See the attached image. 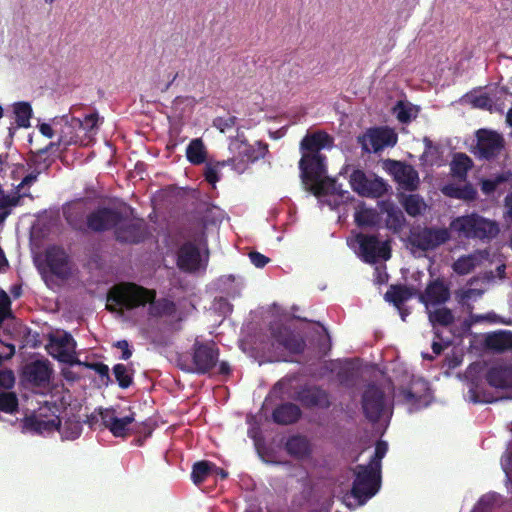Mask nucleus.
<instances>
[{
	"instance_id": "nucleus-52",
	"label": "nucleus",
	"mask_w": 512,
	"mask_h": 512,
	"mask_svg": "<svg viewBox=\"0 0 512 512\" xmlns=\"http://www.w3.org/2000/svg\"><path fill=\"white\" fill-rule=\"evenodd\" d=\"M237 118L235 116L217 117L214 120V126L221 132H225L235 126Z\"/></svg>"
},
{
	"instance_id": "nucleus-27",
	"label": "nucleus",
	"mask_w": 512,
	"mask_h": 512,
	"mask_svg": "<svg viewBox=\"0 0 512 512\" xmlns=\"http://www.w3.org/2000/svg\"><path fill=\"white\" fill-rule=\"evenodd\" d=\"M485 379L494 388H512V365L492 366L487 371Z\"/></svg>"
},
{
	"instance_id": "nucleus-36",
	"label": "nucleus",
	"mask_w": 512,
	"mask_h": 512,
	"mask_svg": "<svg viewBox=\"0 0 512 512\" xmlns=\"http://www.w3.org/2000/svg\"><path fill=\"white\" fill-rule=\"evenodd\" d=\"M428 390L427 382L419 381L412 383L408 388H403L400 394L406 403L420 405L426 398L425 393L422 392H427Z\"/></svg>"
},
{
	"instance_id": "nucleus-3",
	"label": "nucleus",
	"mask_w": 512,
	"mask_h": 512,
	"mask_svg": "<svg viewBox=\"0 0 512 512\" xmlns=\"http://www.w3.org/2000/svg\"><path fill=\"white\" fill-rule=\"evenodd\" d=\"M146 304L149 316L157 319L160 315V304L156 301L155 290L124 282L114 285L107 295V308L111 311L132 310Z\"/></svg>"
},
{
	"instance_id": "nucleus-40",
	"label": "nucleus",
	"mask_w": 512,
	"mask_h": 512,
	"mask_svg": "<svg viewBox=\"0 0 512 512\" xmlns=\"http://www.w3.org/2000/svg\"><path fill=\"white\" fill-rule=\"evenodd\" d=\"M479 263V256L476 253L460 256L452 264L453 271L458 275H467L471 273Z\"/></svg>"
},
{
	"instance_id": "nucleus-28",
	"label": "nucleus",
	"mask_w": 512,
	"mask_h": 512,
	"mask_svg": "<svg viewBox=\"0 0 512 512\" xmlns=\"http://www.w3.org/2000/svg\"><path fill=\"white\" fill-rule=\"evenodd\" d=\"M302 416L300 407L294 403H282L273 410L272 419L279 425H290L296 423Z\"/></svg>"
},
{
	"instance_id": "nucleus-42",
	"label": "nucleus",
	"mask_w": 512,
	"mask_h": 512,
	"mask_svg": "<svg viewBox=\"0 0 512 512\" xmlns=\"http://www.w3.org/2000/svg\"><path fill=\"white\" fill-rule=\"evenodd\" d=\"M354 220L359 227H375L378 225L380 218L375 209L360 208L355 212Z\"/></svg>"
},
{
	"instance_id": "nucleus-31",
	"label": "nucleus",
	"mask_w": 512,
	"mask_h": 512,
	"mask_svg": "<svg viewBox=\"0 0 512 512\" xmlns=\"http://www.w3.org/2000/svg\"><path fill=\"white\" fill-rule=\"evenodd\" d=\"M13 114L15 115L16 126L11 125L8 128L9 136L12 138L18 127H30L32 117V108L28 102H17L13 104Z\"/></svg>"
},
{
	"instance_id": "nucleus-34",
	"label": "nucleus",
	"mask_w": 512,
	"mask_h": 512,
	"mask_svg": "<svg viewBox=\"0 0 512 512\" xmlns=\"http://www.w3.org/2000/svg\"><path fill=\"white\" fill-rule=\"evenodd\" d=\"M416 294L413 288L406 285H391L384 295L386 301L393 303L401 311V306Z\"/></svg>"
},
{
	"instance_id": "nucleus-1",
	"label": "nucleus",
	"mask_w": 512,
	"mask_h": 512,
	"mask_svg": "<svg viewBox=\"0 0 512 512\" xmlns=\"http://www.w3.org/2000/svg\"><path fill=\"white\" fill-rule=\"evenodd\" d=\"M165 246L174 251L177 267L186 273H195L201 268V248L208 244L206 225L189 221L171 225L165 234Z\"/></svg>"
},
{
	"instance_id": "nucleus-38",
	"label": "nucleus",
	"mask_w": 512,
	"mask_h": 512,
	"mask_svg": "<svg viewBox=\"0 0 512 512\" xmlns=\"http://www.w3.org/2000/svg\"><path fill=\"white\" fill-rule=\"evenodd\" d=\"M97 122V114L87 115L84 120L73 118V123L75 126H78L79 133L83 132V135L81 136L85 140L86 146L92 141V137L96 134Z\"/></svg>"
},
{
	"instance_id": "nucleus-48",
	"label": "nucleus",
	"mask_w": 512,
	"mask_h": 512,
	"mask_svg": "<svg viewBox=\"0 0 512 512\" xmlns=\"http://www.w3.org/2000/svg\"><path fill=\"white\" fill-rule=\"evenodd\" d=\"M387 450H388V445L385 441H382V440L377 441V443L375 445L374 455L372 456L368 465L381 471V466H382L381 461L384 458V456L386 455Z\"/></svg>"
},
{
	"instance_id": "nucleus-17",
	"label": "nucleus",
	"mask_w": 512,
	"mask_h": 512,
	"mask_svg": "<svg viewBox=\"0 0 512 512\" xmlns=\"http://www.w3.org/2000/svg\"><path fill=\"white\" fill-rule=\"evenodd\" d=\"M390 172L395 181L406 191H416L420 185L419 174L417 170L409 164L400 161H390Z\"/></svg>"
},
{
	"instance_id": "nucleus-43",
	"label": "nucleus",
	"mask_w": 512,
	"mask_h": 512,
	"mask_svg": "<svg viewBox=\"0 0 512 512\" xmlns=\"http://www.w3.org/2000/svg\"><path fill=\"white\" fill-rule=\"evenodd\" d=\"M387 191H388L387 183L382 178L375 177L373 179H368L361 196L371 197V198H380V197L384 196L387 193Z\"/></svg>"
},
{
	"instance_id": "nucleus-41",
	"label": "nucleus",
	"mask_w": 512,
	"mask_h": 512,
	"mask_svg": "<svg viewBox=\"0 0 512 512\" xmlns=\"http://www.w3.org/2000/svg\"><path fill=\"white\" fill-rule=\"evenodd\" d=\"M186 157L193 165H200L205 162L206 149L201 139L196 138L189 143L186 149Z\"/></svg>"
},
{
	"instance_id": "nucleus-61",
	"label": "nucleus",
	"mask_w": 512,
	"mask_h": 512,
	"mask_svg": "<svg viewBox=\"0 0 512 512\" xmlns=\"http://www.w3.org/2000/svg\"><path fill=\"white\" fill-rule=\"evenodd\" d=\"M259 455L265 463L276 464V465L288 463V462H281V461L275 460L274 454L272 451H264V452L259 451Z\"/></svg>"
},
{
	"instance_id": "nucleus-15",
	"label": "nucleus",
	"mask_w": 512,
	"mask_h": 512,
	"mask_svg": "<svg viewBox=\"0 0 512 512\" xmlns=\"http://www.w3.org/2000/svg\"><path fill=\"white\" fill-rule=\"evenodd\" d=\"M122 213L109 207L98 208L87 215V228L93 232H103L116 229L121 220Z\"/></svg>"
},
{
	"instance_id": "nucleus-45",
	"label": "nucleus",
	"mask_w": 512,
	"mask_h": 512,
	"mask_svg": "<svg viewBox=\"0 0 512 512\" xmlns=\"http://www.w3.org/2000/svg\"><path fill=\"white\" fill-rule=\"evenodd\" d=\"M430 322L435 325L447 327L454 323V315L452 311L447 307L437 308L429 313Z\"/></svg>"
},
{
	"instance_id": "nucleus-30",
	"label": "nucleus",
	"mask_w": 512,
	"mask_h": 512,
	"mask_svg": "<svg viewBox=\"0 0 512 512\" xmlns=\"http://www.w3.org/2000/svg\"><path fill=\"white\" fill-rule=\"evenodd\" d=\"M284 447L286 452L296 459L308 458L312 453V445L309 439L299 434L290 436Z\"/></svg>"
},
{
	"instance_id": "nucleus-35",
	"label": "nucleus",
	"mask_w": 512,
	"mask_h": 512,
	"mask_svg": "<svg viewBox=\"0 0 512 512\" xmlns=\"http://www.w3.org/2000/svg\"><path fill=\"white\" fill-rule=\"evenodd\" d=\"M442 193L450 198L464 201H474L477 198V190L470 183H466L462 186L447 184L442 188Z\"/></svg>"
},
{
	"instance_id": "nucleus-11",
	"label": "nucleus",
	"mask_w": 512,
	"mask_h": 512,
	"mask_svg": "<svg viewBox=\"0 0 512 512\" xmlns=\"http://www.w3.org/2000/svg\"><path fill=\"white\" fill-rule=\"evenodd\" d=\"M361 404L366 419L372 423H377L386 407L384 390L374 383L368 384L362 394Z\"/></svg>"
},
{
	"instance_id": "nucleus-16",
	"label": "nucleus",
	"mask_w": 512,
	"mask_h": 512,
	"mask_svg": "<svg viewBox=\"0 0 512 512\" xmlns=\"http://www.w3.org/2000/svg\"><path fill=\"white\" fill-rule=\"evenodd\" d=\"M273 344L283 347L291 354L304 352L306 343L304 338L284 325H277L271 328Z\"/></svg>"
},
{
	"instance_id": "nucleus-20",
	"label": "nucleus",
	"mask_w": 512,
	"mask_h": 512,
	"mask_svg": "<svg viewBox=\"0 0 512 512\" xmlns=\"http://www.w3.org/2000/svg\"><path fill=\"white\" fill-rule=\"evenodd\" d=\"M297 399L306 408L328 409L332 402L330 394L319 386L304 387L298 392Z\"/></svg>"
},
{
	"instance_id": "nucleus-8",
	"label": "nucleus",
	"mask_w": 512,
	"mask_h": 512,
	"mask_svg": "<svg viewBox=\"0 0 512 512\" xmlns=\"http://www.w3.org/2000/svg\"><path fill=\"white\" fill-rule=\"evenodd\" d=\"M451 239L449 228L418 227L411 231L410 245L420 251L427 252L437 249Z\"/></svg>"
},
{
	"instance_id": "nucleus-50",
	"label": "nucleus",
	"mask_w": 512,
	"mask_h": 512,
	"mask_svg": "<svg viewBox=\"0 0 512 512\" xmlns=\"http://www.w3.org/2000/svg\"><path fill=\"white\" fill-rule=\"evenodd\" d=\"M113 374L121 388H127L132 382V377L128 373V369L123 364H116L113 367Z\"/></svg>"
},
{
	"instance_id": "nucleus-9",
	"label": "nucleus",
	"mask_w": 512,
	"mask_h": 512,
	"mask_svg": "<svg viewBox=\"0 0 512 512\" xmlns=\"http://www.w3.org/2000/svg\"><path fill=\"white\" fill-rule=\"evenodd\" d=\"M357 142L364 153H377L385 147L394 146L397 143V134L388 127H374L358 136Z\"/></svg>"
},
{
	"instance_id": "nucleus-4",
	"label": "nucleus",
	"mask_w": 512,
	"mask_h": 512,
	"mask_svg": "<svg viewBox=\"0 0 512 512\" xmlns=\"http://www.w3.org/2000/svg\"><path fill=\"white\" fill-rule=\"evenodd\" d=\"M450 233L458 238L490 241L499 233L498 223L487 219L476 212L455 217L449 224Z\"/></svg>"
},
{
	"instance_id": "nucleus-33",
	"label": "nucleus",
	"mask_w": 512,
	"mask_h": 512,
	"mask_svg": "<svg viewBox=\"0 0 512 512\" xmlns=\"http://www.w3.org/2000/svg\"><path fill=\"white\" fill-rule=\"evenodd\" d=\"M28 379L36 385H42L50 380L51 369L47 361H35L26 367Z\"/></svg>"
},
{
	"instance_id": "nucleus-47",
	"label": "nucleus",
	"mask_w": 512,
	"mask_h": 512,
	"mask_svg": "<svg viewBox=\"0 0 512 512\" xmlns=\"http://www.w3.org/2000/svg\"><path fill=\"white\" fill-rule=\"evenodd\" d=\"M368 179L364 171L356 169L351 173L349 182L352 189L361 196Z\"/></svg>"
},
{
	"instance_id": "nucleus-56",
	"label": "nucleus",
	"mask_w": 512,
	"mask_h": 512,
	"mask_svg": "<svg viewBox=\"0 0 512 512\" xmlns=\"http://www.w3.org/2000/svg\"><path fill=\"white\" fill-rule=\"evenodd\" d=\"M249 258H250L251 263L257 268H263L270 261V259L268 257H266L265 255H263L257 251L250 252Z\"/></svg>"
},
{
	"instance_id": "nucleus-19",
	"label": "nucleus",
	"mask_w": 512,
	"mask_h": 512,
	"mask_svg": "<svg viewBox=\"0 0 512 512\" xmlns=\"http://www.w3.org/2000/svg\"><path fill=\"white\" fill-rule=\"evenodd\" d=\"M73 118L64 115L53 119V125L55 127L60 126L58 145L69 146L79 143L86 146L85 140L79 134L78 126H75L73 123Z\"/></svg>"
},
{
	"instance_id": "nucleus-64",
	"label": "nucleus",
	"mask_w": 512,
	"mask_h": 512,
	"mask_svg": "<svg viewBox=\"0 0 512 512\" xmlns=\"http://www.w3.org/2000/svg\"><path fill=\"white\" fill-rule=\"evenodd\" d=\"M39 130L40 132L48 137V138H52L54 136V130L53 128L51 127V125L47 124V123H43L39 126Z\"/></svg>"
},
{
	"instance_id": "nucleus-22",
	"label": "nucleus",
	"mask_w": 512,
	"mask_h": 512,
	"mask_svg": "<svg viewBox=\"0 0 512 512\" xmlns=\"http://www.w3.org/2000/svg\"><path fill=\"white\" fill-rule=\"evenodd\" d=\"M75 350L76 341L69 333L64 332L51 339L50 354L62 362H72Z\"/></svg>"
},
{
	"instance_id": "nucleus-54",
	"label": "nucleus",
	"mask_w": 512,
	"mask_h": 512,
	"mask_svg": "<svg viewBox=\"0 0 512 512\" xmlns=\"http://www.w3.org/2000/svg\"><path fill=\"white\" fill-rule=\"evenodd\" d=\"M15 354V347L11 344H1L0 345V365L4 360L10 359ZM4 371H11L10 369H2L0 368V373Z\"/></svg>"
},
{
	"instance_id": "nucleus-57",
	"label": "nucleus",
	"mask_w": 512,
	"mask_h": 512,
	"mask_svg": "<svg viewBox=\"0 0 512 512\" xmlns=\"http://www.w3.org/2000/svg\"><path fill=\"white\" fill-rule=\"evenodd\" d=\"M91 368L101 377L102 382L108 383L110 381L109 367L103 363H94Z\"/></svg>"
},
{
	"instance_id": "nucleus-53",
	"label": "nucleus",
	"mask_w": 512,
	"mask_h": 512,
	"mask_svg": "<svg viewBox=\"0 0 512 512\" xmlns=\"http://www.w3.org/2000/svg\"><path fill=\"white\" fill-rule=\"evenodd\" d=\"M496 501H497L496 494L483 495L477 503V508L479 510H481L482 512H486L493 507V505L495 504Z\"/></svg>"
},
{
	"instance_id": "nucleus-23",
	"label": "nucleus",
	"mask_w": 512,
	"mask_h": 512,
	"mask_svg": "<svg viewBox=\"0 0 512 512\" xmlns=\"http://www.w3.org/2000/svg\"><path fill=\"white\" fill-rule=\"evenodd\" d=\"M15 383L13 371H4L0 373V411L13 413L17 410L18 399L13 392H9Z\"/></svg>"
},
{
	"instance_id": "nucleus-60",
	"label": "nucleus",
	"mask_w": 512,
	"mask_h": 512,
	"mask_svg": "<svg viewBox=\"0 0 512 512\" xmlns=\"http://www.w3.org/2000/svg\"><path fill=\"white\" fill-rule=\"evenodd\" d=\"M116 347L122 350L121 359L127 360L131 357L132 351L129 349V344L126 340L118 341Z\"/></svg>"
},
{
	"instance_id": "nucleus-26",
	"label": "nucleus",
	"mask_w": 512,
	"mask_h": 512,
	"mask_svg": "<svg viewBox=\"0 0 512 512\" xmlns=\"http://www.w3.org/2000/svg\"><path fill=\"white\" fill-rule=\"evenodd\" d=\"M237 157L232 161L239 159V162L246 166L249 163H254L257 160L264 158L268 152V145L266 143L257 142L256 145L249 144L246 140L237 143Z\"/></svg>"
},
{
	"instance_id": "nucleus-24",
	"label": "nucleus",
	"mask_w": 512,
	"mask_h": 512,
	"mask_svg": "<svg viewBox=\"0 0 512 512\" xmlns=\"http://www.w3.org/2000/svg\"><path fill=\"white\" fill-rule=\"evenodd\" d=\"M46 263L53 275L61 279H66L69 276L68 257L63 249L55 246L48 248L46 251Z\"/></svg>"
},
{
	"instance_id": "nucleus-5",
	"label": "nucleus",
	"mask_w": 512,
	"mask_h": 512,
	"mask_svg": "<svg viewBox=\"0 0 512 512\" xmlns=\"http://www.w3.org/2000/svg\"><path fill=\"white\" fill-rule=\"evenodd\" d=\"M190 306L191 303L185 297L175 300L162 298V348L172 344L173 337L182 330Z\"/></svg>"
},
{
	"instance_id": "nucleus-6",
	"label": "nucleus",
	"mask_w": 512,
	"mask_h": 512,
	"mask_svg": "<svg viewBox=\"0 0 512 512\" xmlns=\"http://www.w3.org/2000/svg\"><path fill=\"white\" fill-rule=\"evenodd\" d=\"M354 475L350 496L355 498L358 504L363 505L380 489L381 471L370 465L359 464L354 469Z\"/></svg>"
},
{
	"instance_id": "nucleus-14",
	"label": "nucleus",
	"mask_w": 512,
	"mask_h": 512,
	"mask_svg": "<svg viewBox=\"0 0 512 512\" xmlns=\"http://www.w3.org/2000/svg\"><path fill=\"white\" fill-rule=\"evenodd\" d=\"M476 138L475 154L482 159L490 160L496 157L504 147V138L496 131L479 129Z\"/></svg>"
},
{
	"instance_id": "nucleus-44",
	"label": "nucleus",
	"mask_w": 512,
	"mask_h": 512,
	"mask_svg": "<svg viewBox=\"0 0 512 512\" xmlns=\"http://www.w3.org/2000/svg\"><path fill=\"white\" fill-rule=\"evenodd\" d=\"M472 166V160L464 153H457L451 162V172L454 176L464 179Z\"/></svg>"
},
{
	"instance_id": "nucleus-7",
	"label": "nucleus",
	"mask_w": 512,
	"mask_h": 512,
	"mask_svg": "<svg viewBox=\"0 0 512 512\" xmlns=\"http://www.w3.org/2000/svg\"><path fill=\"white\" fill-rule=\"evenodd\" d=\"M219 354V348L213 341H195L192 348L191 367L181 366V368L200 375L210 373L219 362Z\"/></svg>"
},
{
	"instance_id": "nucleus-2",
	"label": "nucleus",
	"mask_w": 512,
	"mask_h": 512,
	"mask_svg": "<svg viewBox=\"0 0 512 512\" xmlns=\"http://www.w3.org/2000/svg\"><path fill=\"white\" fill-rule=\"evenodd\" d=\"M326 156L303 153L299 161L300 177L305 189L316 197L327 195L343 196L341 185L335 178L328 177Z\"/></svg>"
},
{
	"instance_id": "nucleus-18",
	"label": "nucleus",
	"mask_w": 512,
	"mask_h": 512,
	"mask_svg": "<svg viewBox=\"0 0 512 512\" xmlns=\"http://www.w3.org/2000/svg\"><path fill=\"white\" fill-rule=\"evenodd\" d=\"M60 419L57 415H44L42 412L34 413L24 419L23 427L36 434H49L60 428Z\"/></svg>"
},
{
	"instance_id": "nucleus-58",
	"label": "nucleus",
	"mask_w": 512,
	"mask_h": 512,
	"mask_svg": "<svg viewBox=\"0 0 512 512\" xmlns=\"http://www.w3.org/2000/svg\"><path fill=\"white\" fill-rule=\"evenodd\" d=\"M397 119L401 123H408L411 120V110L401 102L397 105Z\"/></svg>"
},
{
	"instance_id": "nucleus-55",
	"label": "nucleus",
	"mask_w": 512,
	"mask_h": 512,
	"mask_svg": "<svg viewBox=\"0 0 512 512\" xmlns=\"http://www.w3.org/2000/svg\"><path fill=\"white\" fill-rule=\"evenodd\" d=\"M204 178L209 184L215 185V183L219 181L217 167L211 164H207L204 168Z\"/></svg>"
},
{
	"instance_id": "nucleus-21",
	"label": "nucleus",
	"mask_w": 512,
	"mask_h": 512,
	"mask_svg": "<svg viewBox=\"0 0 512 512\" xmlns=\"http://www.w3.org/2000/svg\"><path fill=\"white\" fill-rule=\"evenodd\" d=\"M334 138L323 130L313 133H307L300 142V151L305 154H321L320 151L325 148H332Z\"/></svg>"
},
{
	"instance_id": "nucleus-29",
	"label": "nucleus",
	"mask_w": 512,
	"mask_h": 512,
	"mask_svg": "<svg viewBox=\"0 0 512 512\" xmlns=\"http://www.w3.org/2000/svg\"><path fill=\"white\" fill-rule=\"evenodd\" d=\"M63 215L72 228L78 231H86L87 215L84 204L81 202L72 203L63 209Z\"/></svg>"
},
{
	"instance_id": "nucleus-12",
	"label": "nucleus",
	"mask_w": 512,
	"mask_h": 512,
	"mask_svg": "<svg viewBox=\"0 0 512 512\" xmlns=\"http://www.w3.org/2000/svg\"><path fill=\"white\" fill-rule=\"evenodd\" d=\"M355 241L359 245V255L366 263L375 264L379 258L388 260L391 257L389 245L381 244L376 235L358 233Z\"/></svg>"
},
{
	"instance_id": "nucleus-49",
	"label": "nucleus",
	"mask_w": 512,
	"mask_h": 512,
	"mask_svg": "<svg viewBox=\"0 0 512 512\" xmlns=\"http://www.w3.org/2000/svg\"><path fill=\"white\" fill-rule=\"evenodd\" d=\"M82 433V425L78 421H67L61 431L62 437L67 440H75Z\"/></svg>"
},
{
	"instance_id": "nucleus-13",
	"label": "nucleus",
	"mask_w": 512,
	"mask_h": 512,
	"mask_svg": "<svg viewBox=\"0 0 512 512\" xmlns=\"http://www.w3.org/2000/svg\"><path fill=\"white\" fill-rule=\"evenodd\" d=\"M115 235L120 242L136 244L147 237L148 231L144 220L129 218L122 214L121 220L116 226Z\"/></svg>"
},
{
	"instance_id": "nucleus-62",
	"label": "nucleus",
	"mask_w": 512,
	"mask_h": 512,
	"mask_svg": "<svg viewBox=\"0 0 512 512\" xmlns=\"http://www.w3.org/2000/svg\"><path fill=\"white\" fill-rule=\"evenodd\" d=\"M217 373L220 375H224V376L230 375L231 367H230L229 363L226 361L219 362Z\"/></svg>"
},
{
	"instance_id": "nucleus-37",
	"label": "nucleus",
	"mask_w": 512,
	"mask_h": 512,
	"mask_svg": "<svg viewBox=\"0 0 512 512\" xmlns=\"http://www.w3.org/2000/svg\"><path fill=\"white\" fill-rule=\"evenodd\" d=\"M400 203L411 217L421 215L426 209V203L419 194L402 195Z\"/></svg>"
},
{
	"instance_id": "nucleus-32",
	"label": "nucleus",
	"mask_w": 512,
	"mask_h": 512,
	"mask_svg": "<svg viewBox=\"0 0 512 512\" xmlns=\"http://www.w3.org/2000/svg\"><path fill=\"white\" fill-rule=\"evenodd\" d=\"M485 345L495 352H504L512 349V332L498 331L488 334L485 338Z\"/></svg>"
},
{
	"instance_id": "nucleus-46",
	"label": "nucleus",
	"mask_w": 512,
	"mask_h": 512,
	"mask_svg": "<svg viewBox=\"0 0 512 512\" xmlns=\"http://www.w3.org/2000/svg\"><path fill=\"white\" fill-rule=\"evenodd\" d=\"M387 218L386 225L388 228L393 229L395 231L400 230L405 222V217L403 212L395 206H390L387 210Z\"/></svg>"
},
{
	"instance_id": "nucleus-10",
	"label": "nucleus",
	"mask_w": 512,
	"mask_h": 512,
	"mask_svg": "<svg viewBox=\"0 0 512 512\" xmlns=\"http://www.w3.org/2000/svg\"><path fill=\"white\" fill-rule=\"evenodd\" d=\"M100 420L102 425L109 429L116 437H124L129 432V426L134 422V413H124L116 408L100 409L98 416L93 415L92 420Z\"/></svg>"
},
{
	"instance_id": "nucleus-39",
	"label": "nucleus",
	"mask_w": 512,
	"mask_h": 512,
	"mask_svg": "<svg viewBox=\"0 0 512 512\" xmlns=\"http://www.w3.org/2000/svg\"><path fill=\"white\" fill-rule=\"evenodd\" d=\"M213 469H215V464L208 460L195 462L191 471L192 482L197 486L201 485L213 474Z\"/></svg>"
},
{
	"instance_id": "nucleus-51",
	"label": "nucleus",
	"mask_w": 512,
	"mask_h": 512,
	"mask_svg": "<svg viewBox=\"0 0 512 512\" xmlns=\"http://www.w3.org/2000/svg\"><path fill=\"white\" fill-rule=\"evenodd\" d=\"M10 305V297L3 289L0 288V322L4 321L8 316H10Z\"/></svg>"
},
{
	"instance_id": "nucleus-59",
	"label": "nucleus",
	"mask_w": 512,
	"mask_h": 512,
	"mask_svg": "<svg viewBox=\"0 0 512 512\" xmlns=\"http://www.w3.org/2000/svg\"><path fill=\"white\" fill-rule=\"evenodd\" d=\"M38 175H39V172H32V173L26 175L23 178V180L21 181V183L17 186L18 191L24 187H29L33 183H35L38 178Z\"/></svg>"
},
{
	"instance_id": "nucleus-25",
	"label": "nucleus",
	"mask_w": 512,
	"mask_h": 512,
	"mask_svg": "<svg viewBox=\"0 0 512 512\" xmlns=\"http://www.w3.org/2000/svg\"><path fill=\"white\" fill-rule=\"evenodd\" d=\"M449 297V288L441 279L431 281L424 292L418 293L419 301L425 305L443 304L449 299Z\"/></svg>"
},
{
	"instance_id": "nucleus-63",
	"label": "nucleus",
	"mask_w": 512,
	"mask_h": 512,
	"mask_svg": "<svg viewBox=\"0 0 512 512\" xmlns=\"http://www.w3.org/2000/svg\"><path fill=\"white\" fill-rule=\"evenodd\" d=\"M338 378L341 383H347L353 379V372L350 370L339 371Z\"/></svg>"
}]
</instances>
